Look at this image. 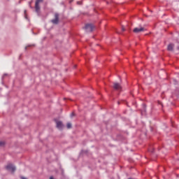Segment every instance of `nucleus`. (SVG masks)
<instances>
[{
  "label": "nucleus",
  "mask_w": 179,
  "mask_h": 179,
  "mask_svg": "<svg viewBox=\"0 0 179 179\" xmlns=\"http://www.w3.org/2000/svg\"><path fill=\"white\" fill-rule=\"evenodd\" d=\"M4 144H5V143H4L3 142L0 141V146H3Z\"/></svg>",
  "instance_id": "9d476101"
},
{
  "label": "nucleus",
  "mask_w": 179,
  "mask_h": 179,
  "mask_svg": "<svg viewBox=\"0 0 179 179\" xmlns=\"http://www.w3.org/2000/svg\"><path fill=\"white\" fill-rule=\"evenodd\" d=\"M134 33H141V31H145V28L143 27H136L133 30Z\"/></svg>",
  "instance_id": "39448f33"
},
{
  "label": "nucleus",
  "mask_w": 179,
  "mask_h": 179,
  "mask_svg": "<svg viewBox=\"0 0 179 179\" xmlns=\"http://www.w3.org/2000/svg\"><path fill=\"white\" fill-rule=\"evenodd\" d=\"M94 26L92 24H87L85 25V30L87 31H92V30H94Z\"/></svg>",
  "instance_id": "20e7f679"
},
{
  "label": "nucleus",
  "mask_w": 179,
  "mask_h": 179,
  "mask_svg": "<svg viewBox=\"0 0 179 179\" xmlns=\"http://www.w3.org/2000/svg\"><path fill=\"white\" fill-rule=\"evenodd\" d=\"M6 169L8 171H11V173H15V171H16V167L13 166V164H7V166H6Z\"/></svg>",
  "instance_id": "f03ea898"
},
{
  "label": "nucleus",
  "mask_w": 179,
  "mask_h": 179,
  "mask_svg": "<svg viewBox=\"0 0 179 179\" xmlns=\"http://www.w3.org/2000/svg\"><path fill=\"white\" fill-rule=\"evenodd\" d=\"M173 48H174V45L173 44H169L168 45V51H173Z\"/></svg>",
  "instance_id": "6e6552de"
},
{
  "label": "nucleus",
  "mask_w": 179,
  "mask_h": 179,
  "mask_svg": "<svg viewBox=\"0 0 179 179\" xmlns=\"http://www.w3.org/2000/svg\"><path fill=\"white\" fill-rule=\"evenodd\" d=\"M44 0H36L35 2V10L36 13H40V3Z\"/></svg>",
  "instance_id": "f257e3e1"
},
{
  "label": "nucleus",
  "mask_w": 179,
  "mask_h": 179,
  "mask_svg": "<svg viewBox=\"0 0 179 179\" xmlns=\"http://www.w3.org/2000/svg\"><path fill=\"white\" fill-rule=\"evenodd\" d=\"M122 31H125V28L124 27H122Z\"/></svg>",
  "instance_id": "9b49d317"
},
{
  "label": "nucleus",
  "mask_w": 179,
  "mask_h": 179,
  "mask_svg": "<svg viewBox=\"0 0 179 179\" xmlns=\"http://www.w3.org/2000/svg\"><path fill=\"white\" fill-rule=\"evenodd\" d=\"M113 89H115V90H121V89H122V87H121V85H120V83H113Z\"/></svg>",
  "instance_id": "423d86ee"
},
{
  "label": "nucleus",
  "mask_w": 179,
  "mask_h": 179,
  "mask_svg": "<svg viewBox=\"0 0 179 179\" xmlns=\"http://www.w3.org/2000/svg\"><path fill=\"white\" fill-rule=\"evenodd\" d=\"M66 127H67L68 129H71V128H72V124L67 123Z\"/></svg>",
  "instance_id": "1a4fd4ad"
},
{
  "label": "nucleus",
  "mask_w": 179,
  "mask_h": 179,
  "mask_svg": "<svg viewBox=\"0 0 179 179\" xmlns=\"http://www.w3.org/2000/svg\"><path fill=\"white\" fill-rule=\"evenodd\" d=\"M50 179H54V178H53L52 176H51V177L50 178Z\"/></svg>",
  "instance_id": "f8f14e48"
},
{
  "label": "nucleus",
  "mask_w": 179,
  "mask_h": 179,
  "mask_svg": "<svg viewBox=\"0 0 179 179\" xmlns=\"http://www.w3.org/2000/svg\"><path fill=\"white\" fill-rule=\"evenodd\" d=\"M51 22L52 23H53V24H58V23L59 22V14L55 13V19L52 20Z\"/></svg>",
  "instance_id": "7ed1b4c3"
},
{
  "label": "nucleus",
  "mask_w": 179,
  "mask_h": 179,
  "mask_svg": "<svg viewBox=\"0 0 179 179\" xmlns=\"http://www.w3.org/2000/svg\"><path fill=\"white\" fill-rule=\"evenodd\" d=\"M56 125H57V128H58V129H62V128H64V124H62V122H61V121H57Z\"/></svg>",
  "instance_id": "0eeeda50"
}]
</instances>
